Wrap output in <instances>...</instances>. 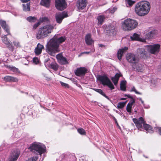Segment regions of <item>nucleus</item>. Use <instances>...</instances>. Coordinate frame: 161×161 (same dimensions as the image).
<instances>
[{
	"mask_svg": "<svg viewBox=\"0 0 161 161\" xmlns=\"http://www.w3.org/2000/svg\"><path fill=\"white\" fill-rule=\"evenodd\" d=\"M156 130L158 131L159 134L161 135V127H157L156 128Z\"/></svg>",
	"mask_w": 161,
	"mask_h": 161,
	"instance_id": "obj_54",
	"label": "nucleus"
},
{
	"mask_svg": "<svg viewBox=\"0 0 161 161\" xmlns=\"http://www.w3.org/2000/svg\"><path fill=\"white\" fill-rule=\"evenodd\" d=\"M56 58L58 60V62L61 64H65L68 63L67 59L64 57L61 53H59L57 55Z\"/></svg>",
	"mask_w": 161,
	"mask_h": 161,
	"instance_id": "obj_15",
	"label": "nucleus"
},
{
	"mask_svg": "<svg viewBox=\"0 0 161 161\" xmlns=\"http://www.w3.org/2000/svg\"><path fill=\"white\" fill-rule=\"evenodd\" d=\"M105 86H107L110 89V90L114 89V87L111 81L110 80L107 83Z\"/></svg>",
	"mask_w": 161,
	"mask_h": 161,
	"instance_id": "obj_37",
	"label": "nucleus"
},
{
	"mask_svg": "<svg viewBox=\"0 0 161 161\" xmlns=\"http://www.w3.org/2000/svg\"><path fill=\"white\" fill-rule=\"evenodd\" d=\"M131 106H130L129 105H127L126 107V110L127 112L129 113L130 114L131 113Z\"/></svg>",
	"mask_w": 161,
	"mask_h": 161,
	"instance_id": "obj_43",
	"label": "nucleus"
},
{
	"mask_svg": "<svg viewBox=\"0 0 161 161\" xmlns=\"http://www.w3.org/2000/svg\"><path fill=\"white\" fill-rule=\"evenodd\" d=\"M8 34L6 35H2V41L3 43H4L6 45L8 44H9L11 41L7 37V35Z\"/></svg>",
	"mask_w": 161,
	"mask_h": 161,
	"instance_id": "obj_26",
	"label": "nucleus"
},
{
	"mask_svg": "<svg viewBox=\"0 0 161 161\" xmlns=\"http://www.w3.org/2000/svg\"><path fill=\"white\" fill-rule=\"evenodd\" d=\"M65 40V37L59 36L58 35H55L47 44L46 47L47 52L50 55L54 56L56 53L60 52L59 45Z\"/></svg>",
	"mask_w": 161,
	"mask_h": 161,
	"instance_id": "obj_1",
	"label": "nucleus"
},
{
	"mask_svg": "<svg viewBox=\"0 0 161 161\" xmlns=\"http://www.w3.org/2000/svg\"><path fill=\"white\" fill-rule=\"evenodd\" d=\"M87 0H78L76 3V6L79 10H82L85 8L86 6Z\"/></svg>",
	"mask_w": 161,
	"mask_h": 161,
	"instance_id": "obj_14",
	"label": "nucleus"
},
{
	"mask_svg": "<svg viewBox=\"0 0 161 161\" xmlns=\"http://www.w3.org/2000/svg\"><path fill=\"white\" fill-rule=\"evenodd\" d=\"M4 80L6 82H17L18 81V79L14 77L10 76H6L4 77Z\"/></svg>",
	"mask_w": 161,
	"mask_h": 161,
	"instance_id": "obj_23",
	"label": "nucleus"
},
{
	"mask_svg": "<svg viewBox=\"0 0 161 161\" xmlns=\"http://www.w3.org/2000/svg\"><path fill=\"white\" fill-rule=\"evenodd\" d=\"M97 79L100 81L101 83L104 86L110 80L109 78L105 75H99Z\"/></svg>",
	"mask_w": 161,
	"mask_h": 161,
	"instance_id": "obj_16",
	"label": "nucleus"
},
{
	"mask_svg": "<svg viewBox=\"0 0 161 161\" xmlns=\"http://www.w3.org/2000/svg\"><path fill=\"white\" fill-rule=\"evenodd\" d=\"M68 16V14L66 12L64 11L62 13L58 12L56 13L55 15L56 20L58 23L60 24L64 18Z\"/></svg>",
	"mask_w": 161,
	"mask_h": 161,
	"instance_id": "obj_9",
	"label": "nucleus"
},
{
	"mask_svg": "<svg viewBox=\"0 0 161 161\" xmlns=\"http://www.w3.org/2000/svg\"><path fill=\"white\" fill-rule=\"evenodd\" d=\"M133 121L135 124L136 127L139 129H140L142 128V127L143 126L145 122L142 117H140L139 119L134 118L133 119Z\"/></svg>",
	"mask_w": 161,
	"mask_h": 161,
	"instance_id": "obj_10",
	"label": "nucleus"
},
{
	"mask_svg": "<svg viewBox=\"0 0 161 161\" xmlns=\"http://www.w3.org/2000/svg\"><path fill=\"white\" fill-rule=\"evenodd\" d=\"M38 158V157L37 156H36L35 157H33L32 158H29L26 161H36Z\"/></svg>",
	"mask_w": 161,
	"mask_h": 161,
	"instance_id": "obj_46",
	"label": "nucleus"
},
{
	"mask_svg": "<svg viewBox=\"0 0 161 161\" xmlns=\"http://www.w3.org/2000/svg\"><path fill=\"white\" fill-rule=\"evenodd\" d=\"M95 51V49H92V52H94Z\"/></svg>",
	"mask_w": 161,
	"mask_h": 161,
	"instance_id": "obj_62",
	"label": "nucleus"
},
{
	"mask_svg": "<svg viewBox=\"0 0 161 161\" xmlns=\"http://www.w3.org/2000/svg\"><path fill=\"white\" fill-rule=\"evenodd\" d=\"M44 76L46 77H47V76H46V75H44Z\"/></svg>",
	"mask_w": 161,
	"mask_h": 161,
	"instance_id": "obj_63",
	"label": "nucleus"
},
{
	"mask_svg": "<svg viewBox=\"0 0 161 161\" xmlns=\"http://www.w3.org/2000/svg\"><path fill=\"white\" fill-rule=\"evenodd\" d=\"M87 69L84 67L77 68L75 71V75L79 76H83L85 75L87 72Z\"/></svg>",
	"mask_w": 161,
	"mask_h": 161,
	"instance_id": "obj_13",
	"label": "nucleus"
},
{
	"mask_svg": "<svg viewBox=\"0 0 161 161\" xmlns=\"http://www.w3.org/2000/svg\"><path fill=\"white\" fill-rule=\"evenodd\" d=\"M13 43L14 44V45L17 48L20 47H21L20 43L18 41H14L13 42Z\"/></svg>",
	"mask_w": 161,
	"mask_h": 161,
	"instance_id": "obj_41",
	"label": "nucleus"
},
{
	"mask_svg": "<svg viewBox=\"0 0 161 161\" xmlns=\"http://www.w3.org/2000/svg\"><path fill=\"white\" fill-rule=\"evenodd\" d=\"M130 92H135V93L136 94H140V95L142 94V93H140L139 92H138V91H137L136 90V89L134 87H133L132 88L131 90L130 91Z\"/></svg>",
	"mask_w": 161,
	"mask_h": 161,
	"instance_id": "obj_47",
	"label": "nucleus"
},
{
	"mask_svg": "<svg viewBox=\"0 0 161 161\" xmlns=\"http://www.w3.org/2000/svg\"><path fill=\"white\" fill-rule=\"evenodd\" d=\"M121 76H122V75H121V74L117 73L115 75L114 77L115 78H116L118 80H119V78Z\"/></svg>",
	"mask_w": 161,
	"mask_h": 161,
	"instance_id": "obj_53",
	"label": "nucleus"
},
{
	"mask_svg": "<svg viewBox=\"0 0 161 161\" xmlns=\"http://www.w3.org/2000/svg\"><path fill=\"white\" fill-rule=\"evenodd\" d=\"M113 119H114V120L115 121V123H116L117 125H118V123H117V120H116V118H115V117H113Z\"/></svg>",
	"mask_w": 161,
	"mask_h": 161,
	"instance_id": "obj_57",
	"label": "nucleus"
},
{
	"mask_svg": "<svg viewBox=\"0 0 161 161\" xmlns=\"http://www.w3.org/2000/svg\"><path fill=\"white\" fill-rule=\"evenodd\" d=\"M42 21H45L47 20V18L46 17H44L42 18Z\"/></svg>",
	"mask_w": 161,
	"mask_h": 161,
	"instance_id": "obj_58",
	"label": "nucleus"
},
{
	"mask_svg": "<svg viewBox=\"0 0 161 161\" xmlns=\"http://www.w3.org/2000/svg\"><path fill=\"white\" fill-rule=\"evenodd\" d=\"M36 20V19L35 17L29 16L27 18V20L30 22H34Z\"/></svg>",
	"mask_w": 161,
	"mask_h": 161,
	"instance_id": "obj_35",
	"label": "nucleus"
},
{
	"mask_svg": "<svg viewBox=\"0 0 161 161\" xmlns=\"http://www.w3.org/2000/svg\"><path fill=\"white\" fill-rule=\"evenodd\" d=\"M77 131L78 133L81 135H85L86 134V132L85 130L81 128L78 129Z\"/></svg>",
	"mask_w": 161,
	"mask_h": 161,
	"instance_id": "obj_39",
	"label": "nucleus"
},
{
	"mask_svg": "<svg viewBox=\"0 0 161 161\" xmlns=\"http://www.w3.org/2000/svg\"><path fill=\"white\" fill-rule=\"evenodd\" d=\"M124 96H125V97H127L130 98L131 99L132 98H133V97L131 96H130V94H125L124 95Z\"/></svg>",
	"mask_w": 161,
	"mask_h": 161,
	"instance_id": "obj_55",
	"label": "nucleus"
},
{
	"mask_svg": "<svg viewBox=\"0 0 161 161\" xmlns=\"http://www.w3.org/2000/svg\"><path fill=\"white\" fill-rule=\"evenodd\" d=\"M40 24V23L39 22H37L34 24L33 26V28L34 29H36L37 27H38L39 25Z\"/></svg>",
	"mask_w": 161,
	"mask_h": 161,
	"instance_id": "obj_52",
	"label": "nucleus"
},
{
	"mask_svg": "<svg viewBox=\"0 0 161 161\" xmlns=\"http://www.w3.org/2000/svg\"><path fill=\"white\" fill-rule=\"evenodd\" d=\"M157 34V31L153 30L150 31L146 35V38L148 39H150L155 37Z\"/></svg>",
	"mask_w": 161,
	"mask_h": 161,
	"instance_id": "obj_18",
	"label": "nucleus"
},
{
	"mask_svg": "<svg viewBox=\"0 0 161 161\" xmlns=\"http://www.w3.org/2000/svg\"><path fill=\"white\" fill-rule=\"evenodd\" d=\"M52 62L51 60H50L49 58L46 59L44 61V63L45 65H47V64H49V62L51 63Z\"/></svg>",
	"mask_w": 161,
	"mask_h": 161,
	"instance_id": "obj_51",
	"label": "nucleus"
},
{
	"mask_svg": "<svg viewBox=\"0 0 161 161\" xmlns=\"http://www.w3.org/2000/svg\"><path fill=\"white\" fill-rule=\"evenodd\" d=\"M44 49V47L43 45L38 43L37 45V47L35 49V53L36 55L40 54L42 52V49Z\"/></svg>",
	"mask_w": 161,
	"mask_h": 161,
	"instance_id": "obj_17",
	"label": "nucleus"
},
{
	"mask_svg": "<svg viewBox=\"0 0 161 161\" xmlns=\"http://www.w3.org/2000/svg\"><path fill=\"white\" fill-rule=\"evenodd\" d=\"M150 9V6L149 3L147 1H143L136 4L135 10L137 15L143 16L148 13Z\"/></svg>",
	"mask_w": 161,
	"mask_h": 161,
	"instance_id": "obj_2",
	"label": "nucleus"
},
{
	"mask_svg": "<svg viewBox=\"0 0 161 161\" xmlns=\"http://www.w3.org/2000/svg\"><path fill=\"white\" fill-rule=\"evenodd\" d=\"M139 100H140L141 101V103L143 105H144V101H143L142 98H139Z\"/></svg>",
	"mask_w": 161,
	"mask_h": 161,
	"instance_id": "obj_56",
	"label": "nucleus"
},
{
	"mask_svg": "<svg viewBox=\"0 0 161 161\" xmlns=\"http://www.w3.org/2000/svg\"><path fill=\"white\" fill-rule=\"evenodd\" d=\"M143 127L146 130L148 131V132L151 133L153 132V130H152V127L149 125L145 124V123Z\"/></svg>",
	"mask_w": 161,
	"mask_h": 161,
	"instance_id": "obj_30",
	"label": "nucleus"
},
{
	"mask_svg": "<svg viewBox=\"0 0 161 161\" xmlns=\"http://www.w3.org/2000/svg\"><path fill=\"white\" fill-rule=\"evenodd\" d=\"M85 40L86 44L88 45H92L93 43V41L91 37V35L89 34L86 35Z\"/></svg>",
	"mask_w": 161,
	"mask_h": 161,
	"instance_id": "obj_22",
	"label": "nucleus"
},
{
	"mask_svg": "<svg viewBox=\"0 0 161 161\" xmlns=\"http://www.w3.org/2000/svg\"><path fill=\"white\" fill-rule=\"evenodd\" d=\"M47 65L55 70H57L58 68L57 64L54 61H52L51 63L49 62V64H47Z\"/></svg>",
	"mask_w": 161,
	"mask_h": 161,
	"instance_id": "obj_25",
	"label": "nucleus"
},
{
	"mask_svg": "<svg viewBox=\"0 0 161 161\" xmlns=\"http://www.w3.org/2000/svg\"><path fill=\"white\" fill-rule=\"evenodd\" d=\"M126 58L128 62L132 64H136L138 62V59L133 53H128L126 56Z\"/></svg>",
	"mask_w": 161,
	"mask_h": 161,
	"instance_id": "obj_12",
	"label": "nucleus"
},
{
	"mask_svg": "<svg viewBox=\"0 0 161 161\" xmlns=\"http://www.w3.org/2000/svg\"><path fill=\"white\" fill-rule=\"evenodd\" d=\"M105 30L107 35L109 36H114L116 34L117 31L114 25H109L107 26Z\"/></svg>",
	"mask_w": 161,
	"mask_h": 161,
	"instance_id": "obj_8",
	"label": "nucleus"
},
{
	"mask_svg": "<svg viewBox=\"0 0 161 161\" xmlns=\"http://www.w3.org/2000/svg\"><path fill=\"white\" fill-rule=\"evenodd\" d=\"M55 5L56 8L59 10H63L67 7L65 0H56Z\"/></svg>",
	"mask_w": 161,
	"mask_h": 161,
	"instance_id": "obj_7",
	"label": "nucleus"
},
{
	"mask_svg": "<svg viewBox=\"0 0 161 161\" xmlns=\"http://www.w3.org/2000/svg\"><path fill=\"white\" fill-rule=\"evenodd\" d=\"M20 155V151L18 149H15L12 152L11 156L7 161H16Z\"/></svg>",
	"mask_w": 161,
	"mask_h": 161,
	"instance_id": "obj_11",
	"label": "nucleus"
},
{
	"mask_svg": "<svg viewBox=\"0 0 161 161\" xmlns=\"http://www.w3.org/2000/svg\"><path fill=\"white\" fill-rule=\"evenodd\" d=\"M130 38L132 40L139 41V35L136 33H134L132 35L130 36Z\"/></svg>",
	"mask_w": 161,
	"mask_h": 161,
	"instance_id": "obj_31",
	"label": "nucleus"
},
{
	"mask_svg": "<svg viewBox=\"0 0 161 161\" xmlns=\"http://www.w3.org/2000/svg\"><path fill=\"white\" fill-rule=\"evenodd\" d=\"M8 68L9 69H10L12 71H13L19 73L20 71H19V69L18 68H16L14 66H10V65L7 66Z\"/></svg>",
	"mask_w": 161,
	"mask_h": 161,
	"instance_id": "obj_34",
	"label": "nucleus"
},
{
	"mask_svg": "<svg viewBox=\"0 0 161 161\" xmlns=\"http://www.w3.org/2000/svg\"><path fill=\"white\" fill-rule=\"evenodd\" d=\"M27 0H22V2H27Z\"/></svg>",
	"mask_w": 161,
	"mask_h": 161,
	"instance_id": "obj_61",
	"label": "nucleus"
},
{
	"mask_svg": "<svg viewBox=\"0 0 161 161\" xmlns=\"http://www.w3.org/2000/svg\"><path fill=\"white\" fill-rule=\"evenodd\" d=\"M126 2L127 5H128L130 7H131L135 2L132 0H126Z\"/></svg>",
	"mask_w": 161,
	"mask_h": 161,
	"instance_id": "obj_38",
	"label": "nucleus"
},
{
	"mask_svg": "<svg viewBox=\"0 0 161 161\" xmlns=\"http://www.w3.org/2000/svg\"><path fill=\"white\" fill-rule=\"evenodd\" d=\"M137 53L138 55H141L142 57L146 55L147 54V52L143 48H139L137 50Z\"/></svg>",
	"mask_w": 161,
	"mask_h": 161,
	"instance_id": "obj_28",
	"label": "nucleus"
},
{
	"mask_svg": "<svg viewBox=\"0 0 161 161\" xmlns=\"http://www.w3.org/2000/svg\"><path fill=\"white\" fill-rule=\"evenodd\" d=\"M160 80L158 79H153L151 81L150 84L151 88L153 89L159 85Z\"/></svg>",
	"mask_w": 161,
	"mask_h": 161,
	"instance_id": "obj_21",
	"label": "nucleus"
},
{
	"mask_svg": "<svg viewBox=\"0 0 161 161\" xmlns=\"http://www.w3.org/2000/svg\"><path fill=\"white\" fill-rule=\"evenodd\" d=\"M160 46L159 44H154L147 46V51L150 53L156 54L159 51Z\"/></svg>",
	"mask_w": 161,
	"mask_h": 161,
	"instance_id": "obj_6",
	"label": "nucleus"
},
{
	"mask_svg": "<svg viewBox=\"0 0 161 161\" xmlns=\"http://www.w3.org/2000/svg\"><path fill=\"white\" fill-rule=\"evenodd\" d=\"M128 49V48L125 47L124 48L119 49L117 53V56L118 59L121 60L122 58V57L124 52Z\"/></svg>",
	"mask_w": 161,
	"mask_h": 161,
	"instance_id": "obj_24",
	"label": "nucleus"
},
{
	"mask_svg": "<svg viewBox=\"0 0 161 161\" xmlns=\"http://www.w3.org/2000/svg\"><path fill=\"white\" fill-rule=\"evenodd\" d=\"M111 80L114 83V85L116 86L119 80L117 79L116 78H115L114 77L111 78Z\"/></svg>",
	"mask_w": 161,
	"mask_h": 161,
	"instance_id": "obj_42",
	"label": "nucleus"
},
{
	"mask_svg": "<svg viewBox=\"0 0 161 161\" xmlns=\"http://www.w3.org/2000/svg\"><path fill=\"white\" fill-rule=\"evenodd\" d=\"M105 18L106 16L104 15H98L97 18L98 25L99 26H101L104 21Z\"/></svg>",
	"mask_w": 161,
	"mask_h": 161,
	"instance_id": "obj_19",
	"label": "nucleus"
},
{
	"mask_svg": "<svg viewBox=\"0 0 161 161\" xmlns=\"http://www.w3.org/2000/svg\"><path fill=\"white\" fill-rule=\"evenodd\" d=\"M142 68V66L141 64H138L137 65L136 67V69L138 71H141Z\"/></svg>",
	"mask_w": 161,
	"mask_h": 161,
	"instance_id": "obj_45",
	"label": "nucleus"
},
{
	"mask_svg": "<svg viewBox=\"0 0 161 161\" xmlns=\"http://www.w3.org/2000/svg\"><path fill=\"white\" fill-rule=\"evenodd\" d=\"M126 98H124V97H122V98H121L120 99V100H126Z\"/></svg>",
	"mask_w": 161,
	"mask_h": 161,
	"instance_id": "obj_59",
	"label": "nucleus"
},
{
	"mask_svg": "<svg viewBox=\"0 0 161 161\" xmlns=\"http://www.w3.org/2000/svg\"><path fill=\"white\" fill-rule=\"evenodd\" d=\"M50 0H41L40 4L46 7H48L50 5Z\"/></svg>",
	"mask_w": 161,
	"mask_h": 161,
	"instance_id": "obj_27",
	"label": "nucleus"
},
{
	"mask_svg": "<svg viewBox=\"0 0 161 161\" xmlns=\"http://www.w3.org/2000/svg\"><path fill=\"white\" fill-rule=\"evenodd\" d=\"M93 89L95 91L98 92V93L103 96V97L107 98L108 100H110V99L105 94V93L103 92V91L101 89L96 88H93Z\"/></svg>",
	"mask_w": 161,
	"mask_h": 161,
	"instance_id": "obj_29",
	"label": "nucleus"
},
{
	"mask_svg": "<svg viewBox=\"0 0 161 161\" xmlns=\"http://www.w3.org/2000/svg\"><path fill=\"white\" fill-rule=\"evenodd\" d=\"M135 112H136V113H137V111L136 110V111H135Z\"/></svg>",
	"mask_w": 161,
	"mask_h": 161,
	"instance_id": "obj_64",
	"label": "nucleus"
},
{
	"mask_svg": "<svg viewBox=\"0 0 161 161\" xmlns=\"http://www.w3.org/2000/svg\"><path fill=\"white\" fill-rule=\"evenodd\" d=\"M126 102H127L126 101L124 102L119 103L117 105V108H122L125 106Z\"/></svg>",
	"mask_w": 161,
	"mask_h": 161,
	"instance_id": "obj_36",
	"label": "nucleus"
},
{
	"mask_svg": "<svg viewBox=\"0 0 161 161\" xmlns=\"http://www.w3.org/2000/svg\"><path fill=\"white\" fill-rule=\"evenodd\" d=\"M23 9L24 11H30V3H27L26 4H23Z\"/></svg>",
	"mask_w": 161,
	"mask_h": 161,
	"instance_id": "obj_32",
	"label": "nucleus"
},
{
	"mask_svg": "<svg viewBox=\"0 0 161 161\" xmlns=\"http://www.w3.org/2000/svg\"><path fill=\"white\" fill-rule=\"evenodd\" d=\"M135 103V100L133 98H132L130 100V101L129 103L127 105H129L130 106L132 107V106L133 105V104Z\"/></svg>",
	"mask_w": 161,
	"mask_h": 161,
	"instance_id": "obj_48",
	"label": "nucleus"
},
{
	"mask_svg": "<svg viewBox=\"0 0 161 161\" xmlns=\"http://www.w3.org/2000/svg\"><path fill=\"white\" fill-rule=\"evenodd\" d=\"M117 9V8L115 7L110 8L107 10V11L111 13H113Z\"/></svg>",
	"mask_w": 161,
	"mask_h": 161,
	"instance_id": "obj_44",
	"label": "nucleus"
},
{
	"mask_svg": "<svg viewBox=\"0 0 161 161\" xmlns=\"http://www.w3.org/2000/svg\"><path fill=\"white\" fill-rule=\"evenodd\" d=\"M29 149L32 153L36 155H40L41 156L42 153L45 152L46 147L41 143L34 142L32 144Z\"/></svg>",
	"mask_w": 161,
	"mask_h": 161,
	"instance_id": "obj_4",
	"label": "nucleus"
},
{
	"mask_svg": "<svg viewBox=\"0 0 161 161\" xmlns=\"http://www.w3.org/2000/svg\"><path fill=\"white\" fill-rule=\"evenodd\" d=\"M33 62L36 64H37L39 63V60L37 58L35 57L33 59Z\"/></svg>",
	"mask_w": 161,
	"mask_h": 161,
	"instance_id": "obj_49",
	"label": "nucleus"
},
{
	"mask_svg": "<svg viewBox=\"0 0 161 161\" xmlns=\"http://www.w3.org/2000/svg\"><path fill=\"white\" fill-rule=\"evenodd\" d=\"M138 24L136 20L129 19L124 20L122 27L125 31L131 30L135 28L137 26Z\"/></svg>",
	"mask_w": 161,
	"mask_h": 161,
	"instance_id": "obj_5",
	"label": "nucleus"
},
{
	"mask_svg": "<svg viewBox=\"0 0 161 161\" xmlns=\"http://www.w3.org/2000/svg\"><path fill=\"white\" fill-rule=\"evenodd\" d=\"M54 29V27L51 25H45L39 28L36 34V38L38 39H43L47 36Z\"/></svg>",
	"mask_w": 161,
	"mask_h": 161,
	"instance_id": "obj_3",
	"label": "nucleus"
},
{
	"mask_svg": "<svg viewBox=\"0 0 161 161\" xmlns=\"http://www.w3.org/2000/svg\"><path fill=\"white\" fill-rule=\"evenodd\" d=\"M90 52H84L83 53H82L83 54H84V53H86V54H89V53Z\"/></svg>",
	"mask_w": 161,
	"mask_h": 161,
	"instance_id": "obj_60",
	"label": "nucleus"
},
{
	"mask_svg": "<svg viewBox=\"0 0 161 161\" xmlns=\"http://www.w3.org/2000/svg\"><path fill=\"white\" fill-rule=\"evenodd\" d=\"M6 46L9 50L11 51H13L14 47L12 45L11 42H10L9 44L7 45Z\"/></svg>",
	"mask_w": 161,
	"mask_h": 161,
	"instance_id": "obj_40",
	"label": "nucleus"
},
{
	"mask_svg": "<svg viewBox=\"0 0 161 161\" xmlns=\"http://www.w3.org/2000/svg\"><path fill=\"white\" fill-rule=\"evenodd\" d=\"M0 23L3 28L5 31L8 34H10L9 28L8 25L6 24L5 21L1 20Z\"/></svg>",
	"mask_w": 161,
	"mask_h": 161,
	"instance_id": "obj_20",
	"label": "nucleus"
},
{
	"mask_svg": "<svg viewBox=\"0 0 161 161\" xmlns=\"http://www.w3.org/2000/svg\"><path fill=\"white\" fill-rule=\"evenodd\" d=\"M126 81L122 80L120 84V88L122 91H125L126 89Z\"/></svg>",
	"mask_w": 161,
	"mask_h": 161,
	"instance_id": "obj_33",
	"label": "nucleus"
},
{
	"mask_svg": "<svg viewBox=\"0 0 161 161\" xmlns=\"http://www.w3.org/2000/svg\"><path fill=\"white\" fill-rule=\"evenodd\" d=\"M60 83L62 86L64 87L65 88L69 87V85L68 84L64 83L62 81H60Z\"/></svg>",
	"mask_w": 161,
	"mask_h": 161,
	"instance_id": "obj_50",
	"label": "nucleus"
}]
</instances>
